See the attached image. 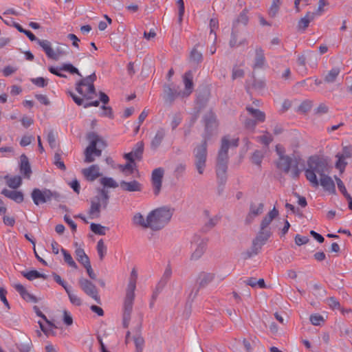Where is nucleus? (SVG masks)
<instances>
[{"instance_id": "16", "label": "nucleus", "mask_w": 352, "mask_h": 352, "mask_svg": "<svg viewBox=\"0 0 352 352\" xmlns=\"http://www.w3.org/2000/svg\"><path fill=\"white\" fill-rule=\"evenodd\" d=\"M264 210V204L261 202H251L250 210L245 218L246 223H251L255 218L261 214Z\"/></svg>"}, {"instance_id": "60", "label": "nucleus", "mask_w": 352, "mask_h": 352, "mask_svg": "<svg viewBox=\"0 0 352 352\" xmlns=\"http://www.w3.org/2000/svg\"><path fill=\"white\" fill-rule=\"evenodd\" d=\"M219 22L217 19H211L210 21V35L214 34V39H216L215 30L218 28Z\"/></svg>"}, {"instance_id": "38", "label": "nucleus", "mask_w": 352, "mask_h": 352, "mask_svg": "<svg viewBox=\"0 0 352 352\" xmlns=\"http://www.w3.org/2000/svg\"><path fill=\"white\" fill-rule=\"evenodd\" d=\"M171 275H172L171 267L169 265H168L166 267L160 280L157 283L158 288H160V289H162L164 287V286L166 285V284L167 283L169 278L171 277Z\"/></svg>"}, {"instance_id": "12", "label": "nucleus", "mask_w": 352, "mask_h": 352, "mask_svg": "<svg viewBox=\"0 0 352 352\" xmlns=\"http://www.w3.org/2000/svg\"><path fill=\"white\" fill-rule=\"evenodd\" d=\"M270 236V232L261 230L252 241V254H256L261 250L263 245L266 243Z\"/></svg>"}, {"instance_id": "25", "label": "nucleus", "mask_w": 352, "mask_h": 352, "mask_svg": "<svg viewBox=\"0 0 352 352\" xmlns=\"http://www.w3.org/2000/svg\"><path fill=\"white\" fill-rule=\"evenodd\" d=\"M14 287L19 292L21 298L27 302H37V298L34 295L30 294L21 283H15Z\"/></svg>"}, {"instance_id": "19", "label": "nucleus", "mask_w": 352, "mask_h": 352, "mask_svg": "<svg viewBox=\"0 0 352 352\" xmlns=\"http://www.w3.org/2000/svg\"><path fill=\"white\" fill-rule=\"evenodd\" d=\"M163 175L164 170L161 168H155L152 173V184L155 195H157L161 190Z\"/></svg>"}, {"instance_id": "49", "label": "nucleus", "mask_w": 352, "mask_h": 352, "mask_svg": "<svg viewBox=\"0 0 352 352\" xmlns=\"http://www.w3.org/2000/svg\"><path fill=\"white\" fill-rule=\"evenodd\" d=\"M97 252L100 260H102L107 254V246L104 245L102 239H100L97 243Z\"/></svg>"}, {"instance_id": "50", "label": "nucleus", "mask_w": 352, "mask_h": 352, "mask_svg": "<svg viewBox=\"0 0 352 352\" xmlns=\"http://www.w3.org/2000/svg\"><path fill=\"white\" fill-rule=\"evenodd\" d=\"M54 164L60 170H65L66 169L64 162L61 159V154L59 150L56 151L54 154Z\"/></svg>"}, {"instance_id": "51", "label": "nucleus", "mask_w": 352, "mask_h": 352, "mask_svg": "<svg viewBox=\"0 0 352 352\" xmlns=\"http://www.w3.org/2000/svg\"><path fill=\"white\" fill-rule=\"evenodd\" d=\"M65 292H67V295L69 296L70 302L73 305H80L81 304V300L80 299V298L76 294H74L72 291L70 287L67 289H66Z\"/></svg>"}, {"instance_id": "26", "label": "nucleus", "mask_w": 352, "mask_h": 352, "mask_svg": "<svg viewBox=\"0 0 352 352\" xmlns=\"http://www.w3.org/2000/svg\"><path fill=\"white\" fill-rule=\"evenodd\" d=\"M133 223L142 228H150L149 215L145 218L140 212L135 213L132 218Z\"/></svg>"}, {"instance_id": "53", "label": "nucleus", "mask_w": 352, "mask_h": 352, "mask_svg": "<svg viewBox=\"0 0 352 352\" xmlns=\"http://www.w3.org/2000/svg\"><path fill=\"white\" fill-rule=\"evenodd\" d=\"M60 69L68 72L71 74H76L80 76H82L81 74L79 72L78 69L75 67L71 63H64L60 67Z\"/></svg>"}, {"instance_id": "64", "label": "nucleus", "mask_w": 352, "mask_h": 352, "mask_svg": "<svg viewBox=\"0 0 352 352\" xmlns=\"http://www.w3.org/2000/svg\"><path fill=\"white\" fill-rule=\"evenodd\" d=\"M32 82H33V84H34L35 85H36L39 87H44L47 85L46 80L43 77H38L36 78H33L32 80Z\"/></svg>"}, {"instance_id": "47", "label": "nucleus", "mask_w": 352, "mask_h": 352, "mask_svg": "<svg viewBox=\"0 0 352 352\" xmlns=\"http://www.w3.org/2000/svg\"><path fill=\"white\" fill-rule=\"evenodd\" d=\"M91 230L98 235H104L107 228L100 224L91 223L90 225Z\"/></svg>"}, {"instance_id": "36", "label": "nucleus", "mask_w": 352, "mask_h": 352, "mask_svg": "<svg viewBox=\"0 0 352 352\" xmlns=\"http://www.w3.org/2000/svg\"><path fill=\"white\" fill-rule=\"evenodd\" d=\"M137 280L138 272L135 268H133L131 270L126 291L135 292L136 289Z\"/></svg>"}, {"instance_id": "63", "label": "nucleus", "mask_w": 352, "mask_h": 352, "mask_svg": "<svg viewBox=\"0 0 352 352\" xmlns=\"http://www.w3.org/2000/svg\"><path fill=\"white\" fill-rule=\"evenodd\" d=\"M190 59L195 62H199L202 59V54L196 49H193L190 53Z\"/></svg>"}, {"instance_id": "17", "label": "nucleus", "mask_w": 352, "mask_h": 352, "mask_svg": "<svg viewBox=\"0 0 352 352\" xmlns=\"http://www.w3.org/2000/svg\"><path fill=\"white\" fill-rule=\"evenodd\" d=\"M164 92L166 99L170 102L173 101L178 97L184 98L183 91L179 90V87L173 83L164 85Z\"/></svg>"}, {"instance_id": "32", "label": "nucleus", "mask_w": 352, "mask_h": 352, "mask_svg": "<svg viewBox=\"0 0 352 352\" xmlns=\"http://www.w3.org/2000/svg\"><path fill=\"white\" fill-rule=\"evenodd\" d=\"M69 96L72 98L73 100L75 102V103L79 106L82 105L85 108H87L89 107H98L99 105L100 102L98 100H95L90 102H85V99L77 96L72 92H69Z\"/></svg>"}, {"instance_id": "22", "label": "nucleus", "mask_w": 352, "mask_h": 352, "mask_svg": "<svg viewBox=\"0 0 352 352\" xmlns=\"http://www.w3.org/2000/svg\"><path fill=\"white\" fill-rule=\"evenodd\" d=\"M192 78L193 75L191 71L186 72L183 76V82L185 87V90L183 91V97H187L192 92Z\"/></svg>"}, {"instance_id": "15", "label": "nucleus", "mask_w": 352, "mask_h": 352, "mask_svg": "<svg viewBox=\"0 0 352 352\" xmlns=\"http://www.w3.org/2000/svg\"><path fill=\"white\" fill-rule=\"evenodd\" d=\"M80 285L82 289L98 303H100V296L98 294L96 287L90 280L81 278L79 280Z\"/></svg>"}, {"instance_id": "2", "label": "nucleus", "mask_w": 352, "mask_h": 352, "mask_svg": "<svg viewBox=\"0 0 352 352\" xmlns=\"http://www.w3.org/2000/svg\"><path fill=\"white\" fill-rule=\"evenodd\" d=\"M173 214V210L168 207H161L153 210L148 213L150 229L153 231L162 230L169 223Z\"/></svg>"}, {"instance_id": "44", "label": "nucleus", "mask_w": 352, "mask_h": 352, "mask_svg": "<svg viewBox=\"0 0 352 352\" xmlns=\"http://www.w3.org/2000/svg\"><path fill=\"white\" fill-rule=\"evenodd\" d=\"M118 168L125 175H130L133 173L135 168V164L127 162L125 164L119 165Z\"/></svg>"}, {"instance_id": "35", "label": "nucleus", "mask_w": 352, "mask_h": 352, "mask_svg": "<svg viewBox=\"0 0 352 352\" xmlns=\"http://www.w3.org/2000/svg\"><path fill=\"white\" fill-rule=\"evenodd\" d=\"M315 18V13L307 12L305 16L300 19L298 23L299 29L305 30L308 26L309 23Z\"/></svg>"}, {"instance_id": "42", "label": "nucleus", "mask_w": 352, "mask_h": 352, "mask_svg": "<svg viewBox=\"0 0 352 352\" xmlns=\"http://www.w3.org/2000/svg\"><path fill=\"white\" fill-rule=\"evenodd\" d=\"M340 72V69L338 67H333L332 68L328 74L326 75L324 78L325 82L328 83H332L335 82L336 78L339 75Z\"/></svg>"}, {"instance_id": "57", "label": "nucleus", "mask_w": 352, "mask_h": 352, "mask_svg": "<svg viewBox=\"0 0 352 352\" xmlns=\"http://www.w3.org/2000/svg\"><path fill=\"white\" fill-rule=\"evenodd\" d=\"M248 11L245 10L241 12L235 23L246 25L248 23Z\"/></svg>"}, {"instance_id": "43", "label": "nucleus", "mask_w": 352, "mask_h": 352, "mask_svg": "<svg viewBox=\"0 0 352 352\" xmlns=\"http://www.w3.org/2000/svg\"><path fill=\"white\" fill-rule=\"evenodd\" d=\"M100 183L104 188H117L118 184L112 178L109 177H104L100 179Z\"/></svg>"}, {"instance_id": "24", "label": "nucleus", "mask_w": 352, "mask_h": 352, "mask_svg": "<svg viewBox=\"0 0 352 352\" xmlns=\"http://www.w3.org/2000/svg\"><path fill=\"white\" fill-rule=\"evenodd\" d=\"M20 173L23 175L25 178L29 179L32 174L31 166L28 160V157L23 154L20 157Z\"/></svg>"}, {"instance_id": "33", "label": "nucleus", "mask_w": 352, "mask_h": 352, "mask_svg": "<svg viewBox=\"0 0 352 352\" xmlns=\"http://www.w3.org/2000/svg\"><path fill=\"white\" fill-rule=\"evenodd\" d=\"M278 214V210L275 208V207L270 210L268 214L263 219L261 223V230H264L267 228L272 220L276 217Z\"/></svg>"}, {"instance_id": "7", "label": "nucleus", "mask_w": 352, "mask_h": 352, "mask_svg": "<svg viewBox=\"0 0 352 352\" xmlns=\"http://www.w3.org/2000/svg\"><path fill=\"white\" fill-rule=\"evenodd\" d=\"M38 44L45 52L46 56L54 60H58L61 56L66 55L69 52L67 45H59L54 50L51 43L47 40H38Z\"/></svg>"}, {"instance_id": "58", "label": "nucleus", "mask_w": 352, "mask_h": 352, "mask_svg": "<svg viewBox=\"0 0 352 352\" xmlns=\"http://www.w3.org/2000/svg\"><path fill=\"white\" fill-rule=\"evenodd\" d=\"M263 157V155L262 152L259 151H256L252 156V160L253 163H254L255 164L260 165L262 162Z\"/></svg>"}, {"instance_id": "46", "label": "nucleus", "mask_w": 352, "mask_h": 352, "mask_svg": "<svg viewBox=\"0 0 352 352\" xmlns=\"http://www.w3.org/2000/svg\"><path fill=\"white\" fill-rule=\"evenodd\" d=\"M61 252L63 253L65 261L68 264V265L72 268L77 269L78 266L71 254L63 248L61 249Z\"/></svg>"}, {"instance_id": "30", "label": "nucleus", "mask_w": 352, "mask_h": 352, "mask_svg": "<svg viewBox=\"0 0 352 352\" xmlns=\"http://www.w3.org/2000/svg\"><path fill=\"white\" fill-rule=\"evenodd\" d=\"M292 159L288 155H285L278 158V161L277 162V167L285 173H289L292 166Z\"/></svg>"}, {"instance_id": "31", "label": "nucleus", "mask_w": 352, "mask_h": 352, "mask_svg": "<svg viewBox=\"0 0 352 352\" xmlns=\"http://www.w3.org/2000/svg\"><path fill=\"white\" fill-rule=\"evenodd\" d=\"M2 194L16 203H21L23 201V194L20 191L4 189L2 190Z\"/></svg>"}, {"instance_id": "40", "label": "nucleus", "mask_w": 352, "mask_h": 352, "mask_svg": "<svg viewBox=\"0 0 352 352\" xmlns=\"http://www.w3.org/2000/svg\"><path fill=\"white\" fill-rule=\"evenodd\" d=\"M6 182L8 186L10 188L16 189L19 188L22 183V179L20 176L16 175L13 177H9L8 176L6 177Z\"/></svg>"}, {"instance_id": "48", "label": "nucleus", "mask_w": 352, "mask_h": 352, "mask_svg": "<svg viewBox=\"0 0 352 352\" xmlns=\"http://www.w3.org/2000/svg\"><path fill=\"white\" fill-rule=\"evenodd\" d=\"M281 3L282 0H272V5L269 9L270 16L274 17L276 15L279 10V8Z\"/></svg>"}, {"instance_id": "27", "label": "nucleus", "mask_w": 352, "mask_h": 352, "mask_svg": "<svg viewBox=\"0 0 352 352\" xmlns=\"http://www.w3.org/2000/svg\"><path fill=\"white\" fill-rule=\"evenodd\" d=\"M166 129L160 127L151 142V147L153 149H157L162 144L164 137L166 136Z\"/></svg>"}, {"instance_id": "9", "label": "nucleus", "mask_w": 352, "mask_h": 352, "mask_svg": "<svg viewBox=\"0 0 352 352\" xmlns=\"http://www.w3.org/2000/svg\"><path fill=\"white\" fill-rule=\"evenodd\" d=\"M135 300V292L126 291L123 304V325L129 326Z\"/></svg>"}, {"instance_id": "13", "label": "nucleus", "mask_w": 352, "mask_h": 352, "mask_svg": "<svg viewBox=\"0 0 352 352\" xmlns=\"http://www.w3.org/2000/svg\"><path fill=\"white\" fill-rule=\"evenodd\" d=\"M239 139L233 138L229 140L228 136H225L221 140V148L219 151L218 159L228 160V151L230 147H236L238 146Z\"/></svg>"}, {"instance_id": "18", "label": "nucleus", "mask_w": 352, "mask_h": 352, "mask_svg": "<svg viewBox=\"0 0 352 352\" xmlns=\"http://www.w3.org/2000/svg\"><path fill=\"white\" fill-rule=\"evenodd\" d=\"M228 160L218 159L216 168L219 182L223 184L227 180Z\"/></svg>"}, {"instance_id": "29", "label": "nucleus", "mask_w": 352, "mask_h": 352, "mask_svg": "<svg viewBox=\"0 0 352 352\" xmlns=\"http://www.w3.org/2000/svg\"><path fill=\"white\" fill-rule=\"evenodd\" d=\"M120 187L123 190L128 192H139L142 190L141 184L136 180L131 182L122 181Z\"/></svg>"}, {"instance_id": "11", "label": "nucleus", "mask_w": 352, "mask_h": 352, "mask_svg": "<svg viewBox=\"0 0 352 352\" xmlns=\"http://www.w3.org/2000/svg\"><path fill=\"white\" fill-rule=\"evenodd\" d=\"M336 157L338 158L336 167L342 173L347 164L346 160L352 157V146H344L342 153H338Z\"/></svg>"}, {"instance_id": "3", "label": "nucleus", "mask_w": 352, "mask_h": 352, "mask_svg": "<svg viewBox=\"0 0 352 352\" xmlns=\"http://www.w3.org/2000/svg\"><path fill=\"white\" fill-rule=\"evenodd\" d=\"M109 200L108 192L102 188L98 190V195L91 199L88 214L90 219H97L100 216L102 209H106Z\"/></svg>"}, {"instance_id": "56", "label": "nucleus", "mask_w": 352, "mask_h": 352, "mask_svg": "<svg viewBox=\"0 0 352 352\" xmlns=\"http://www.w3.org/2000/svg\"><path fill=\"white\" fill-rule=\"evenodd\" d=\"M182 118L180 114L177 113L173 116L170 122V126L173 130L175 129L182 122Z\"/></svg>"}, {"instance_id": "54", "label": "nucleus", "mask_w": 352, "mask_h": 352, "mask_svg": "<svg viewBox=\"0 0 352 352\" xmlns=\"http://www.w3.org/2000/svg\"><path fill=\"white\" fill-rule=\"evenodd\" d=\"M144 149V144L142 142H138L135 145V148L131 151L133 155L135 156V159L139 160L141 158Z\"/></svg>"}, {"instance_id": "10", "label": "nucleus", "mask_w": 352, "mask_h": 352, "mask_svg": "<svg viewBox=\"0 0 352 352\" xmlns=\"http://www.w3.org/2000/svg\"><path fill=\"white\" fill-rule=\"evenodd\" d=\"M207 240L204 238H201L199 236H194L191 241V249L192 253L191 254L192 260L199 259L204 253L206 248Z\"/></svg>"}, {"instance_id": "62", "label": "nucleus", "mask_w": 352, "mask_h": 352, "mask_svg": "<svg viewBox=\"0 0 352 352\" xmlns=\"http://www.w3.org/2000/svg\"><path fill=\"white\" fill-rule=\"evenodd\" d=\"M310 321L312 324L318 326L323 321V318L319 314H314L310 316Z\"/></svg>"}, {"instance_id": "4", "label": "nucleus", "mask_w": 352, "mask_h": 352, "mask_svg": "<svg viewBox=\"0 0 352 352\" xmlns=\"http://www.w3.org/2000/svg\"><path fill=\"white\" fill-rule=\"evenodd\" d=\"M96 80V75L95 73H93L76 83V90L82 96V98L90 100L96 95V90L94 85V82Z\"/></svg>"}, {"instance_id": "20", "label": "nucleus", "mask_w": 352, "mask_h": 352, "mask_svg": "<svg viewBox=\"0 0 352 352\" xmlns=\"http://www.w3.org/2000/svg\"><path fill=\"white\" fill-rule=\"evenodd\" d=\"M34 309L36 310L37 316L42 318L45 322V324H43L40 321L38 322L41 330L44 332L45 334L49 336L53 329L56 328L55 325L51 321L48 320L46 316L42 314V312L36 307H34Z\"/></svg>"}, {"instance_id": "55", "label": "nucleus", "mask_w": 352, "mask_h": 352, "mask_svg": "<svg viewBox=\"0 0 352 352\" xmlns=\"http://www.w3.org/2000/svg\"><path fill=\"white\" fill-rule=\"evenodd\" d=\"M47 140L50 146L52 148H54L56 147V137L55 133L52 131H50L47 132Z\"/></svg>"}, {"instance_id": "14", "label": "nucleus", "mask_w": 352, "mask_h": 352, "mask_svg": "<svg viewBox=\"0 0 352 352\" xmlns=\"http://www.w3.org/2000/svg\"><path fill=\"white\" fill-rule=\"evenodd\" d=\"M204 120L206 128V133L204 135V138H208V140L212 133L217 129L218 122L215 115L212 111H210L205 115Z\"/></svg>"}, {"instance_id": "6", "label": "nucleus", "mask_w": 352, "mask_h": 352, "mask_svg": "<svg viewBox=\"0 0 352 352\" xmlns=\"http://www.w3.org/2000/svg\"><path fill=\"white\" fill-rule=\"evenodd\" d=\"M208 138L204 137L202 143L197 146L193 151L195 166L199 173L202 175L206 166Z\"/></svg>"}, {"instance_id": "23", "label": "nucleus", "mask_w": 352, "mask_h": 352, "mask_svg": "<svg viewBox=\"0 0 352 352\" xmlns=\"http://www.w3.org/2000/svg\"><path fill=\"white\" fill-rule=\"evenodd\" d=\"M319 185L322 186V188L329 192L334 193L336 192V186L333 180L327 175V173L323 174V175L320 177Z\"/></svg>"}, {"instance_id": "61", "label": "nucleus", "mask_w": 352, "mask_h": 352, "mask_svg": "<svg viewBox=\"0 0 352 352\" xmlns=\"http://www.w3.org/2000/svg\"><path fill=\"white\" fill-rule=\"evenodd\" d=\"M335 179L336 181L338 188L339 190L342 192V194L344 197L349 195V194L347 192V190H346L342 181L338 177H335Z\"/></svg>"}, {"instance_id": "52", "label": "nucleus", "mask_w": 352, "mask_h": 352, "mask_svg": "<svg viewBox=\"0 0 352 352\" xmlns=\"http://www.w3.org/2000/svg\"><path fill=\"white\" fill-rule=\"evenodd\" d=\"M256 140L262 143L265 146H268L273 140L272 135L266 132L263 135L256 137Z\"/></svg>"}, {"instance_id": "45", "label": "nucleus", "mask_w": 352, "mask_h": 352, "mask_svg": "<svg viewBox=\"0 0 352 352\" xmlns=\"http://www.w3.org/2000/svg\"><path fill=\"white\" fill-rule=\"evenodd\" d=\"M327 302L328 304V305L333 310H340L341 311L343 314H344L345 312H348L349 311L348 310H344V309H341V306H340V302H338V300L334 298V297H330L329 298L327 299Z\"/></svg>"}, {"instance_id": "28", "label": "nucleus", "mask_w": 352, "mask_h": 352, "mask_svg": "<svg viewBox=\"0 0 352 352\" xmlns=\"http://www.w3.org/2000/svg\"><path fill=\"white\" fill-rule=\"evenodd\" d=\"M266 63L265 58L264 56V51L261 47L255 48V58L253 65L254 69L263 68Z\"/></svg>"}, {"instance_id": "8", "label": "nucleus", "mask_w": 352, "mask_h": 352, "mask_svg": "<svg viewBox=\"0 0 352 352\" xmlns=\"http://www.w3.org/2000/svg\"><path fill=\"white\" fill-rule=\"evenodd\" d=\"M88 138L90 141V143L85 151V162L86 163H91L95 160L94 156H100L102 151L96 148L97 144L100 141V139L97 135L95 133H90L88 136Z\"/></svg>"}, {"instance_id": "59", "label": "nucleus", "mask_w": 352, "mask_h": 352, "mask_svg": "<svg viewBox=\"0 0 352 352\" xmlns=\"http://www.w3.org/2000/svg\"><path fill=\"white\" fill-rule=\"evenodd\" d=\"M134 342L136 347L137 352H142L143 349V346L144 343V340L142 337L137 336L134 338Z\"/></svg>"}, {"instance_id": "41", "label": "nucleus", "mask_w": 352, "mask_h": 352, "mask_svg": "<svg viewBox=\"0 0 352 352\" xmlns=\"http://www.w3.org/2000/svg\"><path fill=\"white\" fill-rule=\"evenodd\" d=\"M247 111L256 121L263 122L265 120V115L263 111L250 107H247Z\"/></svg>"}, {"instance_id": "21", "label": "nucleus", "mask_w": 352, "mask_h": 352, "mask_svg": "<svg viewBox=\"0 0 352 352\" xmlns=\"http://www.w3.org/2000/svg\"><path fill=\"white\" fill-rule=\"evenodd\" d=\"M82 173L87 180L93 182L100 176V168L98 165L94 164L87 168H84Z\"/></svg>"}, {"instance_id": "34", "label": "nucleus", "mask_w": 352, "mask_h": 352, "mask_svg": "<svg viewBox=\"0 0 352 352\" xmlns=\"http://www.w3.org/2000/svg\"><path fill=\"white\" fill-rule=\"evenodd\" d=\"M213 278L212 274L203 272L199 274L197 282L201 287H204L210 283Z\"/></svg>"}, {"instance_id": "37", "label": "nucleus", "mask_w": 352, "mask_h": 352, "mask_svg": "<svg viewBox=\"0 0 352 352\" xmlns=\"http://www.w3.org/2000/svg\"><path fill=\"white\" fill-rule=\"evenodd\" d=\"M22 275L29 280H33L36 278H42L43 279L47 278V275L45 274L40 273L36 270H30L28 272H22Z\"/></svg>"}, {"instance_id": "1", "label": "nucleus", "mask_w": 352, "mask_h": 352, "mask_svg": "<svg viewBox=\"0 0 352 352\" xmlns=\"http://www.w3.org/2000/svg\"><path fill=\"white\" fill-rule=\"evenodd\" d=\"M328 172V162L325 158L318 155L309 157L307 162V168L305 169V175L313 187L319 186V177Z\"/></svg>"}, {"instance_id": "39", "label": "nucleus", "mask_w": 352, "mask_h": 352, "mask_svg": "<svg viewBox=\"0 0 352 352\" xmlns=\"http://www.w3.org/2000/svg\"><path fill=\"white\" fill-rule=\"evenodd\" d=\"M75 254L77 261L82 265L90 263L88 256L85 254L84 250L81 248H78L75 250Z\"/></svg>"}, {"instance_id": "5", "label": "nucleus", "mask_w": 352, "mask_h": 352, "mask_svg": "<svg viewBox=\"0 0 352 352\" xmlns=\"http://www.w3.org/2000/svg\"><path fill=\"white\" fill-rule=\"evenodd\" d=\"M31 198L36 206H39L50 202L53 199L58 200L59 199V194L46 188H35L31 192Z\"/></svg>"}]
</instances>
